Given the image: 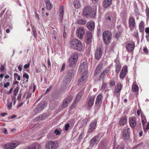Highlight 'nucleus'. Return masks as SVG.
Wrapping results in <instances>:
<instances>
[{
    "instance_id": "nucleus-40",
    "label": "nucleus",
    "mask_w": 149,
    "mask_h": 149,
    "mask_svg": "<svg viewBox=\"0 0 149 149\" xmlns=\"http://www.w3.org/2000/svg\"><path fill=\"white\" fill-rule=\"evenodd\" d=\"M12 102L11 101H10V99H7V107L9 109H10L12 108Z\"/></svg>"
},
{
    "instance_id": "nucleus-43",
    "label": "nucleus",
    "mask_w": 149,
    "mask_h": 149,
    "mask_svg": "<svg viewBox=\"0 0 149 149\" xmlns=\"http://www.w3.org/2000/svg\"><path fill=\"white\" fill-rule=\"evenodd\" d=\"M14 77L15 78H17L18 81L20 80V77L19 75H18L17 73H15L14 74Z\"/></svg>"
},
{
    "instance_id": "nucleus-50",
    "label": "nucleus",
    "mask_w": 149,
    "mask_h": 149,
    "mask_svg": "<svg viewBox=\"0 0 149 149\" xmlns=\"http://www.w3.org/2000/svg\"><path fill=\"white\" fill-rule=\"evenodd\" d=\"M23 77L24 78H26L27 79V80L26 81L27 82L28 81V79L29 78V76L27 73L26 72L24 73L23 75Z\"/></svg>"
},
{
    "instance_id": "nucleus-3",
    "label": "nucleus",
    "mask_w": 149,
    "mask_h": 149,
    "mask_svg": "<svg viewBox=\"0 0 149 149\" xmlns=\"http://www.w3.org/2000/svg\"><path fill=\"white\" fill-rule=\"evenodd\" d=\"M58 147V144L56 141H49L45 145V149H56Z\"/></svg>"
},
{
    "instance_id": "nucleus-34",
    "label": "nucleus",
    "mask_w": 149,
    "mask_h": 149,
    "mask_svg": "<svg viewBox=\"0 0 149 149\" xmlns=\"http://www.w3.org/2000/svg\"><path fill=\"white\" fill-rule=\"evenodd\" d=\"M139 29L140 32L143 31L144 29V23L143 21L141 22L139 25Z\"/></svg>"
},
{
    "instance_id": "nucleus-61",
    "label": "nucleus",
    "mask_w": 149,
    "mask_h": 149,
    "mask_svg": "<svg viewBox=\"0 0 149 149\" xmlns=\"http://www.w3.org/2000/svg\"><path fill=\"white\" fill-rule=\"evenodd\" d=\"M115 81H111L110 82V85L111 86H113L115 85Z\"/></svg>"
},
{
    "instance_id": "nucleus-2",
    "label": "nucleus",
    "mask_w": 149,
    "mask_h": 149,
    "mask_svg": "<svg viewBox=\"0 0 149 149\" xmlns=\"http://www.w3.org/2000/svg\"><path fill=\"white\" fill-rule=\"evenodd\" d=\"M78 56L77 54H74L68 60L69 66L70 67H75L78 61Z\"/></svg>"
},
{
    "instance_id": "nucleus-21",
    "label": "nucleus",
    "mask_w": 149,
    "mask_h": 149,
    "mask_svg": "<svg viewBox=\"0 0 149 149\" xmlns=\"http://www.w3.org/2000/svg\"><path fill=\"white\" fill-rule=\"evenodd\" d=\"M127 117L126 116L121 117L119 121V125H123L126 124L127 122Z\"/></svg>"
},
{
    "instance_id": "nucleus-64",
    "label": "nucleus",
    "mask_w": 149,
    "mask_h": 149,
    "mask_svg": "<svg viewBox=\"0 0 149 149\" xmlns=\"http://www.w3.org/2000/svg\"><path fill=\"white\" fill-rule=\"evenodd\" d=\"M145 32L149 34V28L147 27L145 29Z\"/></svg>"
},
{
    "instance_id": "nucleus-1",
    "label": "nucleus",
    "mask_w": 149,
    "mask_h": 149,
    "mask_svg": "<svg viewBox=\"0 0 149 149\" xmlns=\"http://www.w3.org/2000/svg\"><path fill=\"white\" fill-rule=\"evenodd\" d=\"M71 47L73 49L80 51L82 48V46L80 41L78 39H74L71 41L70 43Z\"/></svg>"
},
{
    "instance_id": "nucleus-17",
    "label": "nucleus",
    "mask_w": 149,
    "mask_h": 149,
    "mask_svg": "<svg viewBox=\"0 0 149 149\" xmlns=\"http://www.w3.org/2000/svg\"><path fill=\"white\" fill-rule=\"evenodd\" d=\"M64 13V7L63 6H61L59 8V16L61 22H62Z\"/></svg>"
},
{
    "instance_id": "nucleus-20",
    "label": "nucleus",
    "mask_w": 149,
    "mask_h": 149,
    "mask_svg": "<svg viewBox=\"0 0 149 149\" xmlns=\"http://www.w3.org/2000/svg\"><path fill=\"white\" fill-rule=\"evenodd\" d=\"M112 2V0H104L102 3L104 8H106L109 6L111 4Z\"/></svg>"
},
{
    "instance_id": "nucleus-6",
    "label": "nucleus",
    "mask_w": 149,
    "mask_h": 149,
    "mask_svg": "<svg viewBox=\"0 0 149 149\" xmlns=\"http://www.w3.org/2000/svg\"><path fill=\"white\" fill-rule=\"evenodd\" d=\"M19 145L17 141H14L10 143H8L5 144L4 148L5 149H14Z\"/></svg>"
},
{
    "instance_id": "nucleus-4",
    "label": "nucleus",
    "mask_w": 149,
    "mask_h": 149,
    "mask_svg": "<svg viewBox=\"0 0 149 149\" xmlns=\"http://www.w3.org/2000/svg\"><path fill=\"white\" fill-rule=\"evenodd\" d=\"M102 35L105 43L106 44L109 43L111 38V32L108 31H105L103 33Z\"/></svg>"
},
{
    "instance_id": "nucleus-7",
    "label": "nucleus",
    "mask_w": 149,
    "mask_h": 149,
    "mask_svg": "<svg viewBox=\"0 0 149 149\" xmlns=\"http://www.w3.org/2000/svg\"><path fill=\"white\" fill-rule=\"evenodd\" d=\"M103 96L102 94L98 95L97 97L95 102V107L98 109L102 103Z\"/></svg>"
},
{
    "instance_id": "nucleus-23",
    "label": "nucleus",
    "mask_w": 149,
    "mask_h": 149,
    "mask_svg": "<svg viewBox=\"0 0 149 149\" xmlns=\"http://www.w3.org/2000/svg\"><path fill=\"white\" fill-rule=\"evenodd\" d=\"M99 137L98 136H94L91 140L90 146H93L94 144H97L98 142Z\"/></svg>"
},
{
    "instance_id": "nucleus-16",
    "label": "nucleus",
    "mask_w": 149,
    "mask_h": 149,
    "mask_svg": "<svg viewBox=\"0 0 149 149\" xmlns=\"http://www.w3.org/2000/svg\"><path fill=\"white\" fill-rule=\"evenodd\" d=\"M45 102L44 101H41L38 106L36 107L35 110L36 113H38L41 111L45 106Z\"/></svg>"
},
{
    "instance_id": "nucleus-47",
    "label": "nucleus",
    "mask_w": 149,
    "mask_h": 149,
    "mask_svg": "<svg viewBox=\"0 0 149 149\" xmlns=\"http://www.w3.org/2000/svg\"><path fill=\"white\" fill-rule=\"evenodd\" d=\"M15 96H16L14 95L13 96H12L11 97L12 101L13 102L14 105H15L16 102V99Z\"/></svg>"
},
{
    "instance_id": "nucleus-14",
    "label": "nucleus",
    "mask_w": 149,
    "mask_h": 149,
    "mask_svg": "<svg viewBox=\"0 0 149 149\" xmlns=\"http://www.w3.org/2000/svg\"><path fill=\"white\" fill-rule=\"evenodd\" d=\"M97 123V121L95 120H94L91 122L90 124L89 128L88 130V133H91L95 129Z\"/></svg>"
},
{
    "instance_id": "nucleus-35",
    "label": "nucleus",
    "mask_w": 149,
    "mask_h": 149,
    "mask_svg": "<svg viewBox=\"0 0 149 149\" xmlns=\"http://www.w3.org/2000/svg\"><path fill=\"white\" fill-rule=\"evenodd\" d=\"M141 121L142 122V124L144 129L145 128L144 125L146 123L147 120L146 118V117L144 115H141Z\"/></svg>"
},
{
    "instance_id": "nucleus-32",
    "label": "nucleus",
    "mask_w": 149,
    "mask_h": 149,
    "mask_svg": "<svg viewBox=\"0 0 149 149\" xmlns=\"http://www.w3.org/2000/svg\"><path fill=\"white\" fill-rule=\"evenodd\" d=\"M108 71L105 70L103 71L100 77L99 78V80L100 81L103 80L104 79L106 74L107 73Z\"/></svg>"
},
{
    "instance_id": "nucleus-63",
    "label": "nucleus",
    "mask_w": 149,
    "mask_h": 149,
    "mask_svg": "<svg viewBox=\"0 0 149 149\" xmlns=\"http://www.w3.org/2000/svg\"><path fill=\"white\" fill-rule=\"evenodd\" d=\"M10 85V83L8 82H7L4 85V87L5 88L7 87Z\"/></svg>"
},
{
    "instance_id": "nucleus-57",
    "label": "nucleus",
    "mask_w": 149,
    "mask_h": 149,
    "mask_svg": "<svg viewBox=\"0 0 149 149\" xmlns=\"http://www.w3.org/2000/svg\"><path fill=\"white\" fill-rule=\"evenodd\" d=\"M143 51L145 54H148V51L146 47H143Z\"/></svg>"
},
{
    "instance_id": "nucleus-54",
    "label": "nucleus",
    "mask_w": 149,
    "mask_h": 149,
    "mask_svg": "<svg viewBox=\"0 0 149 149\" xmlns=\"http://www.w3.org/2000/svg\"><path fill=\"white\" fill-rule=\"evenodd\" d=\"M54 133L56 135H59L61 134V133L59 132L58 130L56 129L54 132Z\"/></svg>"
},
{
    "instance_id": "nucleus-38",
    "label": "nucleus",
    "mask_w": 149,
    "mask_h": 149,
    "mask_svg": "<svg viewBox=\"0 0 149 149\" xmlns=\"http://www.w3.org/2000/svg\"><path fill=\"white\" fill-rule=\"evenodd\" d=\"M81 95L82 94L81 93H79L78 94L74 102V104H75V103L76 104L77 102L78 101L80 100Z\"/></svg>"
},
{
    "instance_id": "nucleus-5",
    "label": "nucleus",
    "mask_w": 149,
    "mask_h": 149,
    "mask_svg": "<svg viewBox=\"0 0 149 149\" xmlns=\"http://www.w3.org/2000/svg\"><path fill=\"white\" fill-rule=\"evenodd\" d=\"M88 71H84L82 73V75L79 79L78 83L80 85L84 84L87 80L88 76L87 74Z\"/></svg>"
},
{
    "instance_id": "nucleus-60",
    "label": "nucleus",
    "mask_w": 149,
    "mask_h": 149,
    "mask_svg": "<svg viewBox=\"0 0 149 149\" xmlns=\"http://www.w3.org/2000/svg\"><path fill=\"white\" fill-rule=\"evenodd\" d=\"M138 32L137 31H136L134 32V36L136 38H137L138 36Z\"/></svg>"
},
{
    "instance_id": "nucleus-10",
    "label": "nucleus",
    "mask_w": 149,
    "mask_h": 149,
    "mask_svg": "<svg viewBox=\"0 0 149 149\" xmlns=\"http://www.w3.org/2000/svg\"><path fill=\"white\" fill-rule=\"evenodd\" d=\"M129 121L130 126L134 128L136 124V118L135 116L131 117L129 118Z\"/></svg>"
},
{
    "instance_id": "nucleus-26",
    "label": "nucleus",
    "mask_w": 149,
    "mask_h": 149,
    "mask_svg": "<svg viewBox=\"0 0 149 149\" xmlns=\"http://www.w3.org/2000/svg\"><path fill=\"white\" fill-rule=\"evenodd\" d=\"M122 87V84L120 83L117 84L115 86L114 89V93H118L121 90Z\"/></svg>"
},
{
    "instance_id": "nucleus-59",
    "label": "nucleus",
    "mask_w": 149,
    "mask_h": 149,
    "mask_svg": "<svg viewBox=\"0 0 149 149\" xmlns=\"http://www.w3.org/2000/svg\"><path fill=\"white\" fill-rule=\"evenodd\" d=\"M65 63H63L62 65V67L61 68V72H62V71H63L65 67Z\"/></svg>"
},
{
    "instance_id": "nucleus-44",
    "label": "nucleus",
    "mask_w": 149,
    "mask_h": 149,
    "mask_svg": "<svg viewBox=\"0 0 149 149\" xmlns=\"http://www.w3.org/2000/svg\"><path fill=\"white\" fill-rule=\"evenodd\" d=\"M18 91H19L18 87H17L16 88H15L14 90L13 95H14L16 96L18 93Z\"/></svg>"
},
{
    "instance_id": "nucleus-31",
    "label": "nucleus",
    "mask_w": 149,
    "mask_h": 149,
    "mask_svg": "<svg viewBox=\"0 0 149 149\" xmlns=\"http://www.w3.org/2000/svg\"><path fill=\"white\" fill-rule=\"evenodd\" d=\"M116 69L115 72L116 73L118 74L121 68V66L119 62H116Z\"/></svg>"
},
{
    "instance_id": "nucleus-9",
    "label": "nucleus",
    "mask_w": 149,
    "mask_h": 149,
    "mask_svg": "<svg viewBox=\"0 0 149 149\" xmlns=\"http://www.w3.org/2000/svg\"><path fill=\"white\" fill-rule=\"evenodd\" d=\"M102 55V48L99 47L97 48L95 51V58L96 60H99L101 57Z\"/></svg>"
},
{
    "instance_id": "nucleus-41",
    "label": "nucleus",
    "mask_w": 149,
    "mask_h": 149,
    "mask_svg": "<svg viewBox=\"0 0 149 149\" xmlns=\"http://www.w3.org/2000/svg\"><path fill=\"white\" fill-rule=\"evenodd\" d=\"M132 89L133 91L136 92L138 91L139 88L137 86L134 84H133L132 87Z\"/></svg>"
},
{
    "instance_id": "nucleus-22",
    "label": "nucleus",
    "mask_w": 149,
    "mask_h": 149,
    "mask_svg": "<svg viewBox=\"0 0 149 149\" xmlns=\"http://www.w3.org/2000/svg\"><path fill=\"white\" fill-rule=\"evenodd\" d=\"M91 8L90 6H87L84 8L83 11V15L86 16L88 15Z\"/></svg>"
},
{
    "instance_id": "nucleus-42",
    "label": "nucleus",
    "mask_w": 149,
    "mask_h": 149,
    "mask_svg": "<svg viewBox=\"0 0 149 149\" xmlns=\"http://www.w3.org/2000/svg\"><path fill=\"white\" fill-rule=\"evenodd\" d=\"M69 103L65 99L63 102V103L62 105V107L63 108H65L68 106V103Z\"/></svg>"
},
{
    "instance_id": "nucleus-36",
    "label": "nucleus",
    "mask_w": 149,
    "mask_h": 149,
    "mask_svg": "<svg viewBox=\"0 0 149 149\" xmlns=\"http://www.w3.org/2000/svg\"><path fill=\"white\" fill-rule=\"evenodd\" d=\"M45 117L44 115H41L37 117L35 119V120L38 121L40 120H42L45 119Z\"/></svg>"
},
{
    "instance_id": "nucleus-62",
    "label": "nucleus",
    "mask_w": 149,
    "mask_h": 149,
    "mask_svg": "<svg viewBox=\"0 0 149 149\" xmlns=\"http://www.w3.org/2000/svg\"><path fill=\"white\" fill-rule=\"evenodd\" d=\"M30 66V63H29L28 64H26L24 66V67L26 69L27 68H29Z\"/></svg>"
},
{
    "instance_id": "nucleus-58",
    "label": "nucleus",
    "mask_w": 149,
    "mask_h": 149,
    "mask_svg": "<svg viewBox=\"0 0 149 149\" xmlns=\"http://www.w3.org/2000/svg\"><path fill=\"white\" fill-rule=\"evenodd\" d=\"M2 131L5 134H8L7 130L6 128H4L2 130Z\"/></svg>"
},
{
    "instance_id": "nucleus-46",
    "label": "nucleus",
    "mask_w": 149,
    "mask_h": 149,
    "mask_svg": "<svg viewBox=\"0 0 149 149\" xmlns=\"http://www.w3.org/2000/svg\"><path fill=\"white\" fill-rule=\"evenodd\" d=\"M72 96L70 95L67 97L65 99V100L67 101L69 103L72 100Z\"/></svg>"
},
{
    "instance_id": "nucleus-30",
    "label": "nucleus",
    "mask_w": 149,
    "mask_h": 149,
    "mask_svg": "<svg viewBox=\"0 0 149 149\" xmlns=\"http://www.w3.org/2000/svg\"><path fill=\"white\" fill-rule=\"evenodd\" d=\"M73 4L74 7L76 9L80 8L81 6L79 0H74Z\"/></svg>"
},
{
    "instance_id": "nucleus-52",
    "label": "nucleus",
    "mask_w": 149,
    "mask_h": 149,
    "mask_svg": "<svg viewBox=\"0 0 149 149\" xmlns=\"http://www.w3.org/2000/svg\"><path fill=\"white\" fill-rule=\"evenodd\" d=\"M27 94V95L26 97V99L30 98L31 95V94L30 93H26Z\"/></svg>"
},
{
    "instance_id": "nucleus-8",
    "label": "nucleus",
    "mask_w": 149,
    "mask_h": 149,
    "mask_svg": "<svg viewBox=\"0 0 149 149\" xmlns=\"http://www.w3.org/2000/svg\"><path fill=\"white\" fill-rule=\"evenodd\" d=\"M126 48L127 51L130 52H132L135 47L134 43L132 42H127L126 45Z\"/></svg>"
},
{
    "instance_id": "nucleus-11",
    "label": "nucleus",
    "mask_w": 149,
    "mask_h": 149,
    "mask_svg": "<svg viewBox=\"0 0 149 149\" xmlns=\"http://www.w3.org/2000/svg\"><path fill=\"white\" fill-rule=\"evenodd\" d=\"M85 33L84 30L82 27L78 28L77 30V33L78 37L80 39H82Z\"/></svg>"
},
{
    "instance_id": "nucleus-48",
    "label": "nucleus",
    "mask_w": 149,
    "mask_h": 149,
    "mask_svg": "<svg viewBox=\"0 0 149 149\" xmlns=\"http://www.w3.org/2000/svg\"><path fill=\"white\" fill-rule=\"evenodd\" d=\"M5 67L4 65H2L0 67V71L2 72H3L4 71H5Z\"/></svg>"
},
{
    "instance_id": "nucleus-53",
    "label": "nucleus",
    "mask_w": 149,
    "mask_h": 149,
    "mask_svg": "<svg viewBox=\"0 0 149 149\" xmlns=\"http://www.w3.org/2000/svg\"><path fill=\"white\" fill-rule=\"evenodd\" d=\"M33 35L34 37L36 38L37 37V34L35 30L33 29Z\"/></svg>"
},
{
    "instance_id": "nucleus-19",
    "label": "nucleus",
    "mask_w": 149,
    "mask_h": 149,
    "mask_svg": "<svg viewBox=\"0 0 149 149\" xmlns=\"http://www.w3.org/2000/svg\"><path fill=\"white\" fill-rule=\"evenodd\" d=\"M96 9L97 8L96 6H93V8H91L88 15L91 17H94L96 15Z\"/></svg>"
},
{
    "instance_id": "nucleus-56",
    "label": "nucleus",
    "mask_w": 149,
    "mask_h": 149,
    "mask_svg": "<svg viewBox=\"0 0 149 149\" xmlns=\"http://www.w3.org/2000/svg\"><path fill=\"white\" fill-rule=\"evenodd\" d=\"M142 144V143H140L139 144H138L136 146L134 147V149H136L138 148L139 147V146H141Z\"/></svg>"
},
{
    "instance_id": "nucleus-13",
    "label": "nucleus",
    "mask_w": 149,
    "mask_h": 149,
    "mask_svg": "<svg viewBox=\"0 0 149 149\" xmlns=\"http://www.w3.org/2000/svg\"><path fill=\"white\" fill-rule=\"evenodd\" d=\"M88 65H87V62L86 61L83 62L82 63L80 64L79 71V72H82L83 70L84 71H87L88 69Z\"/></svg>"
},
{
    "instance_id": "nucleus-37",
    "label": "nucleus",
    "mask_w": 149,
    "mask_h": 149,
    "mask_svg": "<svg viewBox=\"0 0 149 149\" xmlns=\"http://www.w3.org/2000/svg\"><path fill=\"white\" fill-rule=\"evenodd\" d=\"M86 20L84 19H79L77 21V23L79 24H86Z\"/></svg>"
},
{
    "instance_id": "nucleus-24",
    "label": "nucleus",
    "mask_w": 149,
    "mask_h": 149,
    "mask_svg": "<svg viewBox=\"0 0 149 149\" xmlns=\"http://www.w3.org/2000/svg\"><path fill=\"white\" fill-rule=\"evenodd\" d=\"M92 33L91 32H88L87 34V36L86 37V43L87 44L90 43L92 40Z\"/></svg>"
},
{
    "instance_id": "nucleus-29",
    "label": "nucleus",
    "mask_w": 149,
    "mask_h": 149,
    "mask_svg": "<svg viewBox=\"0 0 149 149\" xmlns=\"http://www.w3.org/2000/svg\"><path fill=\"white\" fill-rule=\"evenodd\" d=\"M45 3L46 5V7L47 9L49 10H50L52 8L53 5L50 2L49 0H46Z\"/></svg>"
},
{
    "instance_id": "nucleus-33",
    "label": "nucleus",
    "mask_w": 149,
    "mask_h": 149,
    "mask_svg": "<svg viewBox=\"0 0 149 149\" xmlns=\"http://www.w3.org/2000/svg\"><path fill=\"white\" fill-rule=\"evenodd\" d=\"M40 146L39 144H36L31 145L29 149H40Z\"/></svg>"
},
{
    "instance_id": "nucleus-39",
    "label": "nucleus",
    "mask_w": 149,
    "mask_h": 149,
    "mask_svg": "<svg viewBox=\"0 0 149 149\" xmlns=\"http://www.w3.org/2000/svg\"><path fill=\"white\" fill-rule=\"evenodd\" d=\"M101 71V67L98 65L96 70H95V72L94 73V75H96L99 74Z\"/></svg>"
},
{
    "instance_id": "nucleus-27",
    "label": "nucleus",
    "mask_w": 149,
    "mask_h": 149,
    "mask_svg": "<svg viewBox=\"0 0 149 149\" xmlns=\"http://www.w3.org/2000/svg\"><path fill=\"white\" fill-rule=\"evenodd\" d=\"M75 73V72L72 69L70 70L69 71L67 75L66 76V79H68L71 78L73 76Z\"/></svg>"
},
{
    "instance_id": "nucleus-51",
    "label": "nucleus",
    "mask_w": 149,
    "mask_h": 149,
    "mask_svg": "<svg viewBox=\"0 0 149 149\" xmlns=\"http://www.w3.org/2000/svg\"><path fill=\"white\" fill-rule=\"evenodd\" d=\"M70 127V124L69 123H67L65 125V130L67 131L68 130L69 128Z\"/></svg>"
},
{
    "instance_id": "nucleus-25",
    "label": "nucleus",
    "mask_w": 149,
    "mask_h": 149,
    "mask_svg": "<svg viewBox=\"0 0 149 149\" xmlns=\"http://www.w3.org/2000/svg\"><path fill=\"white\" fill-rule=\"evenodd\" d=\"M87 26L89 29L90 30H93L95 27L94 22L92 21L88 22L87 24Z\"/></svg>"
},
{
    "instance_id": "nucleus-28",
    "label": "nucleus",
    "mask_w": 149,
    "mask_h": 149,
    "mask_svg": "<svg viewBox=\"0 0 149 149\" xmlns=\"http://www.w3.org/2000/svg\"><path fill=\"white\" fill-rule=\"evenodd\" d=\"M94 99L95 98L94 97H91L90 98L87 103V105L88 107H91L93 105Z\"/></svg>"
},
{
    "instance_id": "nucleus-55",
    "label": "nucleus",
    "mask_w": 149,
    "mask_h": 149,
    "mask_svg": "<svg viewBox=\"0 0 149 149\" xmlns=\"http://www.w3.org/2000/svg\"><path fill=\"white\" fill-rule=\"evenodd\" d=\"M47 65L48 68H50L51 67V64L50 59L48 58L47 59Z\"/></svg>"
},
{
    "instance_id": "nucleus-49",
    "label": "nucleus",
    "mask_w": 149,
    "mask_h": 149,
    "mask_svg": "<svg viewBox=\"0 0 149 149\" xmlns=\"http://www.w3.org/2000/svg\"><path fill=\"white\" fill-rule=\"evenodd\" d=\"M107 84L103 83L101 87V89L102 90L104 91L105 90L106 88Z\"/></svg>"
},
{
    "instance_id": "nucleus-18",
    "label": "nucleus",
    "mask_w": 149,
    "mask_h": 149,
    "mask_svg": "<svg viewBox=\"0 0 149 149\" xmlns=\"http://www.w3.org/2000/svg\"><path fill=\"white\" fill-rule=\"evenodd\" d=\"M125 129L124 130L123 133V138L125 139H127L129 137V128L128 127H125Z\"/></svg>"
},
{
    "instance_id": "nucleus-12",
    "label": "nucleus",
    "mask_w": 149,
    "mask_h": 149,
    "mask_svg": "<svg viewBox=\"0 0 149 149\" xmlns=\"http://www.w3.org/2000/svg\"><path fill=\"white\" fill-rule=\"evenodd\" d=\"M127 72V67L124 66L122 68L120 74V77L121 79H123L126 76Z\"/></svg>"
},
{
    "instance_id": "nucleus-45",
    "label": "nucleus",
    "mask_w": 149,
    "mask_h": 149,
    "mask_svg": "<svg viewBox=\"0 0 149 149\" xmlns=\"http://www.w3.org/2000/svg\"><path fill=\"white\" fill-rule=\"evenodd\" d=\"M145 12L147 18L148 19L149 18V9L148 7H146Z\"/></svg>"
},
{
    "instance_id": "nucleus-15",
    "label": "nucleus",
    "mask_w": 149,
    "mask_h": 149,
    "mask_svg": "<svg viewBox=\"0 0 149 149\" xmlns=\"http://www.w3.org/2000/svg\"><path fill=\"white\" fill-rule=\"evenodd\" d=\"M129 27L130 29L132 30L134 29L136 23L134 18L133 17H130L128 20Z\"/></svg>"
}]
</instances>
